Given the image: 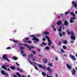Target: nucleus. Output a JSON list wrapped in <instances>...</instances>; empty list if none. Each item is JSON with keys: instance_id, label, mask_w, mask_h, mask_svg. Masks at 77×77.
<instances>
[{"instance_id": "51", "label": "nucleus", "mask_w": 77, "mask_h": 77, "mask_svg": "<svg viewBox=\"0 0 77 77\" xmlns=\"http://www.w3.org/2000/svg\"><path fill=\"white\" fill-rule=\"evenodd\" d=\"M31 65H32V66H35V65H34V64H33V63H32V62L31 63Z\"/></svg>"}, {"instance_id": "24", "label": "nucleus", "mask_w": 77, "mask_h": 77, "mask_svg": "<svg viewBox=\"0 0 77 77\" xmlns=\"http://www.w3.org/2000/svg\"><path fill=\"white\" fill-rule=\"evenodd\" d=\"M63 48L64 50H66V47L65 45L63 46Z\"/></svg>"}, {"instance_id": "8", "label": "nucleus", "mask_w": 77, "mask_h": 77, "mask_svg": "<svg viewBox=\"0 0 77 77\" xmlns=\"http://www.w3.org/2000/svg\"><path fill=\"white\" fill-rule=\"evenodd\" d=\"M62 24V22H61V20H60L58 21H57V25L59 26V25H60Z\"/></svg>"}, {"instance_id": "2", "label": "nucleus", "mask_w": 77, "mask_h": 77, "mask_svg": "<svg viewBox=\"0 0 77 77\" xmlns=\"http://www.w3.org/2000/svg\"><path fill=\"white\" fill-rule=\"evenodd\" d=\"M45 38L46 39H47L48 40V45L49 46H50L51 44H52V43H51V40H50V38L48 37V36L47 35H46L45 36Z\"/></svg>"}, {"instance_id": "52", "label": "nucleus", "mask_w": 77, "mask_h": 77, "mask_svg": "<svg viewBox=\"0 0 77 77\" xmlns=\"http://www.w3.org/2000/svg\"><path fill=\"white\" fill-rule=\"evenodd\" d=\"M6 49H11V48L10 47H8Z\"/></svg>"}, {"instance_id": "31", "label": "nucleus", "mask_w": 77, "mask_h": 77, "mask_svg": "<svg viewBox=\"0 0 77 77\" xmlns=\"http://www.w3.org/2000/svg\"><path fill=\"white\" fill-rule=\"evenodd\" d=\"M71 34L72 35V36H74V33L72 31L71 32Z\"/></svg>"}, {"instance_id": "35", "label": "nucleus", "mask_w": 77, "mask_h": 77, "mask_svg": "<svg viewBox=\"0 0 77 77\" xmlns=\"http://www.w3.org/2000/svg\"><path fill=\"white\" fill-rule=\"evenodd\" d=\"M68 13H69V11H68V12L66 11V12L65 13V14L66 15H67V14H68Z\"/></svg>"}, {"instance_id": "11", "label": "nucleus", "mask_w": 77, "mask_h": 77, "mask_svg": "<svg viewBox=\"0 0 77 77\" xmlns=\"http://www.w3.org/2000/svg\"><path fill=\"white\" fill-rule=\"evenodd\" d=\"M71 38L72 40H75V36L74 35H71Z\"/></svg>"}, {"instance_id": "63", "label": "nucleus", "mask_w": 77, "mask_h": 77, "mask_svg": "<svg viewBox=\"0 0 77 77\" xmlns=\"http://www.w3.org/2000/svg\"><path fill=\"white\" fill-rule=\"evenodd\" d=\"M28 60L29 62H30V63H32V62L31 61H30V60Z\"/></svg>"}, {"instance_id": "23", "label": "nucleus", "mask_w": 77, "mask_h": 77, "mask_svg": "<svg viewBox=\"0 0 77 77\" xmlns=\"http://www.w3.org/2000/svg\"><path fill=\"white\" fill-rule=\"evenodd\" d=\"M1 74H4L5 72V71L4 70H1Z\"/></svg>"}, {"instance_id": "59", "label": "nucleus", "mask_w": 77, "mask_h": 77, "mask_svg": "<svg viewBox=\"0 0 77 77\" xmlns=\"http://www.w3.org/2000/svg\"><path fill=\"white\" fill-rule=\"evenodd\" d=\"M55 77H57V74L56 73L55 74Z\"/></svg>"}, {"instance_id": "12", "label": "nucleus", "mask_w": 77, "mask_h": 77, "mask_svg": "<svg viewBox=\"0 0 77 77\" xmlns=\"http://www.w3.org/2000/svg\"><path fill=\"white\" fill-rule=\"evenodd\" d=\"M66 65L67 68H68L69 69H71V68H72V67L71 66L68 65V64H66Z\"/></svg>"}, {"instance_id": "61", "label": "nucleus", "mask_w": 77, "mask_h": 77, "mask_svg": "<svg viewBox=\"0 0 77 77\" xmlns=\"http://www.w3.org/2000/svg\"><path fill=\"white\" fill-rule=\"evenodd\" d=\"M51 26L53 27V29H54V25H52Z\"/></svg>"}, {"instance_id": "15", "label": "nucleus", "mask_w": 77, "mask_h": 77, "mask_svg": "<svg viewBox=\"0 0 77 77\" xmlns=\"http://www.w3.org/2000/svg\"><path fill=\"white\" fill-rule=\"evenodd\" d=\"M47 69L49 72H51L52 70L51 69H50V68L49 67H48Z\"/></svg>"}, {"instance_id": "19", "label": "nucleus", "mask_w": 77, "mask_h": 77, "mask_svg": "<svg viewBox=\"0 0 77 77\" xmlns=\"http://www.w3.org/2000/svg\"><path fill=\"white\" fill-rule=\"evenodd\" d=\"M63 43L66 45L67 44V43H68V41L67 40H65L63 42Z\"/></svg>"}, {"instance_id": "44", "label": "nucleus", "mask_w": 77, "mask_h": 77, "mask_svg": "<svg viewBox=\"0 0 77 77\" xmlns=\"http://www.w3.org/2000/svg\"><path fill=\"white\" fill-rule=\"evenodd\" d=\"M38 56H40V57H42V55L41 54H39Z\"/></svg>"}, {"instance_id": "30", "label": "nucleus", "mask_w": 77, "mask_h": 77, "mask_svg": "<svg viewBox=\"0 0 77 77\" xmlns=\"http://www.w3.org/2000/svg\"><path fill=\"white\" fill-rule=\"evenodd\" d=\"M49 66H51L52 67L53 66V64L52 63L50 64L49 63L48 64Z\"/></svg>"}, {"instance_id": "27", "label": "nucleus", "mask_w": 77, "mask_h": 77, "mask_svg": "<svg viewBox=\"0 0 77 77\" xmlns=\"http://www.w3.org/2000/svg\"><path fill=\"white\" fill-rule=\"evenodd\" d=\"M25 48L24 47H20V50H23Z\"/></svg>"}, {"instance_id": "4", "label": "nucleus", "mask_w": 77, "mask_h": 77, "mask_svg": "<svg viewBox=\"0 0 77 77\" xmlns=\"http://www.w3.org/2000/svg\"><path fill=\"white\" fill-rule=\"evenodd\" d=\"M26 47H27V48H29V50L30 51H31L32 49H33V48H35V47H33V46H31L29 47V46L27 45H26Z\"/></svg>"}, {"instance_id": "29", "label": "nucleus", "mask_w": 77, "mask_h": 77, "mask_svg": "<svg viewBox=\"0 0 77 77\" xmlns=\"http://www.w3.org/2000/svg\"><path fill=\"white\" fill-rule=\"evenodd\" d=\"M4 75H7V76H9V75L7 73H5Z\"/></svg>"}, {"instance_id": "25", "label": "nucleus", "mask_w": 77, "mask_h": 77, "mask_svg": "<svg viewBox=\"0 0 77 77\" xmlns=\"http://www.w3.org/2000/svg\"><path fill=\"white\" fill-rule=\"evenodd\" d=\"M42 74L43 76H45L46 75V74H45V73L44 72H42Z\"/></svg>"}, {"instance_id": "56", "label": "nucleus", "mask_w": 77, "mask_h": 77, "mask_svg": "<svg viewBox=\"0 0 77 77\" xmlns=\"http://www.w3.org/2000/svg\"><path fill=\"white\" fill-rule=\"evenodd\" d=\"M32 60H33V61H35V58H33Z\"/></svg>"}, {"instance_id": "57", "label": "nucleus", "mask_w": 77, "mask_h": 77, "mask_svg": "<svg viewBox=\"0 0 77 77\" xmlns=\"http://www.w3.org/2000/svg\"><path fill=\"white\" fill-rule=\"evenodd\" d=\"M4 69H5V70H6V71H8L7 68H6V67H5Z\"/></svg>"}, {"instance_id": "18", "label": "nucleus", "mask_w": 77, "mask_h": 77, "mask_svg": "<svg viewBox=\"0 0 77 77\" xmlns=\"http://www.w3.org/2000/svg\"><path fill=\"white\" fill-rule=\"evenodd\" d=\"M21 54H22L23 56L24 57H25V56H26V54H23V53H24V52H23V51H21Z\"/></svg>"}, {"instance_id": "49", "label": "nucleus", "mask_w": 77, "mask_h": 77, "mask_svg": "<svg viewBox=\"0 0 77 77\" xmlns=\"http://www.w3.org/2000/svg\"><path fill=\"white\" fill-rule=\"evenodd\" d=\"M61 52L62 53H64V52H65V51H63V49H61Z\"/></svg>"}, {"instance_id": "54", "label": "nucleus", "mask_w": 77, "mask_h": 77, "mask_svg": "<svg viewBox=\"0 0 77 77\" xmlns=\"http://www.w3.org/2000/svg\"><path fill=\"white\" fill-rule=\"evenodd\" d=\"M50 47H51V48H54V47L53 46H50Z\"/></svg>"}, {"instance_id": "40", "label": "nucleus", "mask_w": 77, "mask_h": 77, "mask_svg": "<svg viewBox=\"0 0 77 77\" xmlns=\"http://www.w3.org/2000/svg\"><path fill=\"white\" fill-rule=\"evenodd\" d=\"M25 39H26V41L29 40L28 38H25Z\"/></svg>"}, {"instance_id": "37", "label": "nucleus", "mask_w": 77, "mask_h": 77, "mask_svg": "<svg viewBox=\"0 0 77 77\" xmlns=\"http://www.w3.org/2000/svg\"><path fill=\"white\" fill-rule=\"evenodd\" d=\"M59 35L61 37H62V33L60 32L59 33Z\"/></svg>"}, {"instance_id": "60", "label": "nucleus", "mask_w": 77, "mask_h": 77, "mask_svg": "<svg viewBox=\"0 0 77 77\" xmlns=\"http://www.w3.org/2000/svg\"><path fill=\"white\" fill-rule=\"evenodd\" d=\"M13 77H17V75H14L13 76Z\"/></svg>"}, {"instance_id": "13", "label": "nucleus", "mask_w": 77, "mask_h": 77, "mask_svg": "<svg viewBox=\"0 0 77 77\" xmlns=\"http://www.w3.org/2000/svg\"><path fill=\"white\" fill-rule=\"evenodd\" d=\"M64 24L65 26H68V21H67L66 20H65L64 23Z\"/></svg>"}, {"instance_id": "43", "label": "nucleus", "mask_w": 77, "mask_h": 77, "mask_svg": "<svg viewBox=\"0 0 77 77\" xmlns=\"http://www.w3.org/2000/svg\"><path fill=\"white\" fill-rule=\"evenodd\" d=\"M32 52L33 53V54H36V52H35L33 51H32Z\"/></svg>"}, {"instance_id": "58", "label": "nucleus", "mask_w": 77, "mask_h": 77, "mask_svg": "<svg viewBox=\"0 0 77 77\" xmlns=\"http://www.w3.org/2000/svg\"><path fill=\"white\" fill-rule=\"evenodd\" d=\"M55 60H57L58 59L57 57H55Z\"/></svg>"}, {"instance_id": "50", "label": "nucleus", "mask_w": 77, "mask_h": 77, "mask_svg": "<svg viewBox=\"0 0 77 77\" xmlns=\"http://www.w3.org/2000/svg\"><path fill=\"white\" fill-rule=\"evenodd\" d=\"M16 65H17V66H20V64H18V63H17V62L16 63Z\"/></svg>"}, {"instance_id": "22", "label": "nucleus", "mask_w": 77, "mask_h": 77, "mask_svg": "<svg viewBox=\"0 0 77 77\" xmlns=\"http://www.w3.org/2000/svg\"><path fill=\"white\" fill-rule=\"evenodd\" d=\"M16 74L17 75L19 76V77H21V75L20 74V73H19L18 72H17L16 73Z\"/></svg>"}, {"instance_id": "46", "label": "nucleus", "mask_w": 77, "mask_h": 77, "mask_svg": "<svg viewBox=\"0 0 77 77\" xmlns=\"http://www.w3.org/2000/svg\"><path fill=\"white\" fill-rule=\"evenodd\" d=\"M42 40H43V41H46V39H45V38H43Z\"/></svg>"}, {"instance_id": "14", "label": "nucleus", "mask_w": 77, "mask_h": 77, "mask_svg": "<svg viewBox=\"0 0 77 77\" xmlns=\"http://www.w3.org/2000/svg\"><path fill=\"white\" fill-rule=\"evenodd\" d=\"M43 61L44 63H47V59H43Z\"/></svg>"}, {"instance_id": "9", "label": "nucleus", "mask_w": 77, "mask_h": 77, "mask_svg": "<svg viewBox=\"0 0 77 77\" xmlns=\"http://www.w3.org/2000/svg\"><path fill=\"white\" fill-rule=\"evenodd\" d=\"M75 70L74 69H73L72 71V72L73 75H75Z\"/></svg>"}, {"instance_id": "47", "label": "nucleus", "mask_w": 77, "mask_h": 77, "mask_svg": "<svg viewBox=\"0 0 77 77\" xmlns=\"http://www.w3.org/2000/svg\"><path fill=\"white\" fill-rule=\"evenodd\" d=\"M70 43H73V42H74V41H70Z\"/></svg>"}, {"instance_id": "34", "label": "nucleus", "mask_w": 77, "mask_h": 77, "mask_svg": "<svg viewBox=\"0 0 77 77\" xmlns=\"http://www.w3.org/2000/svg\"><path fill=\"white\" fill-rule=\"evenodd\" d=\"M58 30H59V32H61L62 31V29H61V28H60Z\"/></svg>"}, {"instance_id": "64", "label": "nucleus", "mask_w": 77, "mask_h": 77, "mask_svg": "<svg viewBox=\"0 0 77 77\" xmlns=\"http://www.w3.org/2000/svg\"><path fill=\"white\" fill-rule=\"evenodd\" d=\"M58 18L59 19L60 18V16H58Z\"/></svg>"}, {"instance_id": "28", "label": "nucleus", "mask_w": 77, "mask_h": 77, "mask_svg": "<svg viewBox=\"0 0 77 77\" xmlns=\"http://www.w3.org/2000/svg\"><path fill=\"white\" fill-rule=\"evenodd\" d=\"M12 41H13L14 43H18V41H16L15 40H13Z\"/></svg>"}, {"instance_id": "38", "label": "nucleus", "mask_w": 77, "mask_h": 77, "mask_svg": "<svg viewBox=\"0 0 77 77\" xmlns=\"http://www.w3.org/2000/svg\"><path fill=\"white\" fill-rule=\"evenodd\" d=\"M62 34H63V36H64V35H65V32H63Z\"/></svg>"}, {"instance_id": "33", "label": "nucleus", "mask_w": 77, "mask_h": 77, "mask_svg": "<svg viewBox=\"0 0 77 77\" xmlns=\"http://www.w3.org/2000/svg\"><path fill=\"white\" fill-rule=\"evenodd\" d=\"M6 67L4 66H1V68H3V69H5Z\"/></svg>"}, {"instance_id": "36", "label": "nucleus", "mask_w": 77, "mask_h": 77, "mask_svg": "<svg viewBox=\"0 0 77 77\" xmlns=\"http://www.w3.org/2000/svg\"><path fill=\"white\" fill-rule=\"evenodd\" d=\"M67 33L69 34V35H71V32H70L68 31Z\"/></svg>"}, {"instance_id": "42", "label": "nucleus", "mask_w": 77, "mask_h": 77, "mask_svg": "<svg viewBox=\"0 0 77 77\" xmlns=\"http://www.w3.org/2000/svg\"><path fill=\"white\" fill-rule=\"evenodd\" d=\"M34 67L36 70H38V68L37 67H36V66H35Z\"/></svg>"}, {"instance_id": "45", "label": "nucleus", "mask_w": 77, "mask_h": 77, "mask_svg": "<svg viewBox=\"0 0 77 77\" xmlns=\"http://www.w3.org/2000/svg\"><path fill=\"white\" fill-rule=\"evenodd\" d=\"M37 50H38V51H39V52H40V51H41V50H40V49H39V48L37 49Z\"/></svg>"}, {"instance_id": "16", "label": "nucleus", "mask_w": 77, "mask_h": 77, "mask_svg": "<svg viewBox=\"0 0 77 77\" xmlns=\"http://www.w3.org/2000/svg\"><path fill=\"white\" fill-rule=\"evenodd\" d=\"M7 56H6V55H4L2 56V58L4 59H6L7 58Z\"/></svg>"}, {"instance_id": "26", "label": "nucleus", "mask_w": 77, "mask_h": 77, "mask_svg": "<svg viewBox=\"0 0 77 77\" xmlns=\"http://www.w3.org/2000/svg\"><path fill=\"white\" fill-rule=\"evenodd\" d=\"M42 44L43 45H47V44L46 43H45V42H42Z\"/></svg>"}, {"instance_id": "17", "label": "nucleus", "mask_w": 77, "mask_h": 77, "mask_svg": "<svg viewBox=\"0 0 77 77\" xmlns=\"http://www.w3.org/2000/svg\"><path fill=\"white\" fill-rule=\"evenodd\" d=\"M10 68L11 69H15V66H11Z\"/></svg>"}, {"instance_id": "62", "label": "nucleus", "mask_w": 77, "mask_h": 77, "mask_svg": "<svg viewBox=\"0 0 77 77\" xmlns=\"http://www.w3.org/2000/svg\"><path fill=\"white\" fill-rule=\"evenodd\" d=\"M21 77H26L25 75H23Z\"/></svg>"}, {"instance_id": "5", "label": "nucleus", "mask_w": 77, "mask_h": 77, "mask_svg": "<svg viewBox=\"0 0 77 77\" xmlns=\"http://www.w3.org/2000/svg\"><path fill=\"white\" fill-rule=\"evenodd\" d=\"M38 67H39L40 68H42V69H45V66H42L41 64H38Z\"/></svg>"}, {"instance_id": "3", "label": "nucleus", "mask_w": 77, "mask_h": 77, "mask_svg": "<svg viewBox=\"0 0 77 77\" xmlns=\"http://www.w3.org/2000/svg\"><path fill=\"white\" fill-rule=\"evenodd\" d=\"M34 35H30V36L31 37H33L32 40L33 41H35L37 42H39V39L38 38H36V36H34Z\"/></svg>"}, {"instance_id": "7", "label": "nucleus", "mask_w": 77, "mask_h": 77, "mask_svg": "<svg viewBox=\"0 0 77 77\" xmlns=\"http://www.w3.org/2000/svg\"><path fill=\"white\" fill-rule=\"evenodd\" d=\"M72 4L73 5V6L75 7V8H76L77 7V4L76 3V2H74L73 1L72 2Z\"/></svg>"}, {"instance_id": "32", "label": "nucleus", "mask_w": 77, "mask_h": 77, "mask_svg": "<svg viewBox=\"0 0 77 77\" xmlns=\"http://www.w3.org/2000/svg\"><path fill=\"white\" fill-rule=\"evenodd\" d=\"M5 60H7V61H8V62H11V61L10 60L8 59V57L6 58Z\"/></svg>"}, {"instance_id": "48", "label": "nucleus", "mask_w": 77, "mask_h": 77, "mask_svg": "<svg viewBox=\"0 0 77 77\" xmlns=\"http://www.w3.org/2000/svg\"><path fill=\"white\" fill-rule=\"evenodd\" d=\"M28 43H29V44L30 43H32V41L30 40H29L28 41Z\"/></svg>"}, {"instance_id": "41", "label": "nucleus", "mask_w": 77, "mask_h": 77, "mask_svg": "<svg viewBox=\"0 0 77 77\" xmlns=\"http://www.w3.org/2000/svg\"><path fill=\"white\" fill-rule=\"evenodd\" d=\"M17 70L18 71H20V69L18 67H17Z\"/></svg>"}, {"instance_id": "6", "label": "nucleus", "mask_w": 77, "mask_h": 77, "mask_svg": "<svg viewBox=\"0 0 77 77\" xmlns=\"http://www.w3.org/2000/svg\"><path fill=\"white\" fill-rule=\"evenodd\" d=\"M69 57H70V58H71L72 60H76V58L75 57V56H74V55H69Z\"/></svg>"}, {"instance_id": "39", "label": "nucleus", "mask_w": 77, "mask_h": 77, "mask_svg": "<svg viewBox=\"0 0 77 77\" xmlns=\"http://www.w3.org/2000/svg\"><path fill=\"white\" fill-rule=\"evenodd\" d=\"M61 45V42H59V44H58V45Z\"/></svg>"}, {"instance_id": "21", "label": "nucleus", "mask_w": 77, "mask_h": 77, "mask_svg": "<svg viewBox=\"0 0 77 77\" xmlns=\"http://www.w3.org/2000/svg\"><path fill=\"white\" fill-rule=\"evenodd\" d=\"M45 50H50V48H49V46H46L45 48Z\"/></svg>"}, {"instance_id": "1", "label": "nucleus", "mask_w": 77, "mask_h": 77, "mask_svg": "<svg viewBox=\"0 0 77 77\" xmlns=\"http://www.w3.org/2000/svg\"><path fill=\"white\" fill-rule=\"evenodd\" d=\"M70 14L71 15H72V16H73V17H72L71 18H70L69 19V21L71 23H72L74 22L73 20H74L75 19V14L72 12H71L70 13Z\"/></svg>"}, {"instance_id": "53", "label": "nucleus", "mask_w": 77, "mask_h": 77, "mask_svg": "<svg viewBox=\"0 0 77 77\" xmlns=\"http://www.w3.org/2000/svg\"><path fill=\"white\" fill-rule=\"evenodd\" d=\"M53 29H54V32H56V29L55 28H54Z\"/></svg>"}, {"instance_id": "55", "label": "nucleus", "mask_w": 77, "mask_h": 77, "mask_svg": "<svg viewBox=\"0 0 77 77\" xmlns=\"http://www.w3.org/2000/svg\"><path fill=\"white\" fill-rule=\"evenodd\" d=\"M7 70L9 71H11V69H9V68H7Z\"/></svg>"}, {"instance_id": "10", "label": "nucleus", "mask_w": 77, "mask_h": 77, "mask_svg": "<svg viewBox=\"0 0 77 77\" xmlns=\"http://www.w3.org/2000/svg\"><path fill=\"white\" fill-rule=\"evenodd\" d=\"M50 33L49 32H48L47 31H44L43 32V34L44 35H48Z\"/></svg>"}, {"instance_id": "20", "label": "nucleus", "mask_w": 77, "mask_h": 77, "mask_svg": "<svg viewBox=\"0 0 77 77\" xmlns=\"http://www.w3.org/2000/svg\"><path fill=\"white\" fill-rule=\"evenodd\" d=\"M18 58L17 57H13V59L14 60H17Z\"/></svg>"}]
</instances>
